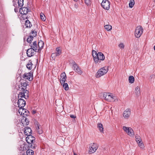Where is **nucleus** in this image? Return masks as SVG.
Masks as SVG:
<instances>
[{
    "label": "nucleus",
    "instance_id": "f257e3e1",
    "mask_svg": "<svg viewBox=\"0 0 155 155\" xmlns=\"http://www.w3.org/2000/svg\"><path fill=\"white\" fill-rule=\"evenodd\" d=\"M92 53L95 64H99L101 62V61L104 60L105 56L102 52H99L97 53L95 51L93 50Z\"/></svg>",
    "mask_w": 155,
    "mask_h": 155
},
{
    "label": "nucleus",
    "instance_id": "f03ea898",
    "mask_svg": "<svg viewBox=\"0 0 155 155\" xmlns=\"http://www.w3.org/2000/svg\"><path fill=\"white\" fill-rule=\"evenodd\" d=\"M103 97L108 101L113 102L117 100V97L110 93H104L103 94Z\"/></svg>",
    "mask_w": 155,
    "mask_h": 155
},
{
    "label": "nucleus",
    "instance_id": "7ed1b4c3",
    "mask_svg": "<svg viewBox=\"0 0 155 155\" xmlns=\"http://www.w3.org/2000/svg\"><path fill=\"white\" fill-rule=\"evenodd\" d=\"M108 68L105 66L100 68L96 73V77L97 78H99L101 76L106 74L108 71Z\"/></svg>",
    "mask_w": 155,
    "mask_h": 155
},
{
    "label": "nucleus",
    "instance_id": "20e7f679",
    "mask_svg": "<svg viewBox=\"0 0 155 155\" xmlns=\"http://www.w3.org/2000/svg\"><path fill=\"white\" fill-rule=\"evenodd\" d=\"M143 29L141 26H138L136 28L135 31V36L136 38H139L142 35Z\"/></svg>",
    "mask_w": 155,
    "mask_h": 155
},
{
    "label": "nucleus",
    "instance_id": "39448f33",
    "mask_svg": "<svg viewBox=\"0 0 155 155\" xmlns=\"http://www.w3.org/2000/svg\"><path fill=\"white\" fill-rule=\"evenodd\" d=\"M98 147V145L96 143H91L89 147V151L90 153H94Z\"/></svg>",
    "mask_w": 155,
    "mask_h": 155
},
{
    "label": "nucleus",
    "instance_id": "423d86ee",
    "mask_svg": "<svg viewBox=\"0 0 155 155\" xmlns=\"http://www.w3.org/2000/svg\"><path fill=\"white\" fill-rule=\"evenodd\" d=\"M123 129L127 134L130 136L135 135L133 130L130 127H127L124 126L123 127Z\"/></svg>",
    "mask_w": 155,
    "mask_h": 155
},
{
    "label": "nucleus",
    "instance_id": "0eeeda50",
    "mask_svg": "<svg viewBox=\"0 0 155 155\" xmlns=\"http://www.w3.org/2000/svg\"><path fill=\"white\" fill-rule=\"evenodd\" d=\"M37 35V32L35 30H32L31 32L30 33L29 36L27 38V41L31 43V41L33 40V38L35 37Z\"/></svg>",
    "mask_w": 155,
    "mask_h": 155
},
{
    "label": "nucleus",
    "instance_id": "6e6552de",
    "mask_svg": "<svg viewBox=\"0 0 155 155\" xmlns=\"http://www.w3.org/2000/svg\"><path fill=\"white\" fill-rule=\"evenodd\" d=\"M102 7L106 10H108L110 8V3L108 0H103L101 3Z\"/></svg>",
    "mask_w": 155,
    "mask_h": 155
},
{
    "label": "nucleus",
    "instance_id": "1a4fd4ad",
    "mask_svg": "<svg viewBox=\"0 0 155 155\" xmlns=\"http://www.w3.org/2000/svg\"><path fill=\"white\" fill-rule=\"evenodd\" d=\"M73 68L74 71L79 74L81 75L83 73L80 68L74 61Z\"/></svg>",
    "mask_w": 155,
    "mask_h": 155
},
{
    "label": "nucleus",
    "instance_id": "9d476101",
    "mask_svg": "<svg viewBox=\"0 0 155 155\" xmlns=\"http://www.w3.org/2000/svg\"><path fill=\"white\" fill-rule=\"evenodd\" d=\"M22 108H19L18 110V112L23 117L24 116H27L29 114V111L26 109Z\"/></svg>",
    "mask_w": 155,
    "mask_h": 155
},
{
    "label": "nucleus",
    "instance_id": "9b49d317",
    "mask_svg": "<svg viewBox=\"0 0 155 155\" xmlns=\"http://www.w3.org/2000/svg\"><path fill=\"white\" fill-rule=\"evenodd\" d=\"M26 142L28 144H31V146H32V144H33L34 143L35 141V137L31 135H28V136L26 138Z\"/></svg>",
    "mask_w": 155,
    "mask_h": 155
},
{
    "label": "nucleus",
    "instance_id": "f8f14e48",
    "mask_svg": "<svg viewBox=\"0 0 155 155\" xmlns=\"http://www.w3.org/2000/svg\"><path fill=\"white\" fill-rule=\"evenodd\" d=\"M23 78L29 81H31L33 79V74L31 72L25 73L23 75Z\"/></svg>",
    "mask_w": 155,
    "mask_h": 155
},
{
    "label": "nucleus",
    "instance_id": "ddd939ff",
    "mask_svg": "<svg viewBox=\"0 0 155 155\" xmlns=\"http://www.w3.org/2000/svg\"><path fill=\"white\" fill-rule=\"evenodd\" d=\"M17 104L18 106V107L20 108L23 107L26 104L25 101L22 99L19 98V99Z\"/></svg>",
    "mask_w": 155,
    "mask_h": 155
},
{
    "label": "nucleus",
    "instance_id": "4468645a",
    "mask_svg": "<svg viewBox=\"0 0 155 155\" xmlns=\"http://www.w3.org/2000/svg\"><path fill=\"white\" fill-rule=\"evenodd\" d=\"M60 77V81L61 84H62L63 83L65 82L66 80L67 76L65 72H63L61 74Z\"/></svg>",
    "mask_w": 155,
    "mask_h": 155
},
{
    "label": "nucleus",
    "instance_id": "2eb2a0df",
    "mask_svg": "<svg viewBox=\"0 0 155 155\" xmlns=\"http://www.w3.org/2000/svg\"><path fill=\"white\" fill-rule=\"evenodd\" d=\"M35 51H36L35 50L33 49V48H30L28 49L27 51V55L28 57H31L33 56L35 54Z\"/></svg>",
    "mask_w": 155,
    "mask_h": 155
},
{
    "label": "nucleus",
    "instance_id": "dca6fc26",
    "mask_svg": "<svg viewBox=\"0 0 155 155\" xmlns=\"http://www.w3.org/2000/svg\"><path fill=\"white\" fill-rule=\"evenodd\" d=\"M130 114V110L129 109H127L124 111L123 115L125 118L128 119L129 117Z\"/></svg>",
    "mask_w": 155,
    "mask_h": 155
},
{
    "label": "nucleus",
    "instance_id": "f3484780",
    "mask_svg": "<svg viewBox=\"0 0 155 155\" xmlns=\"http://www.w3.org/2000/svg\"><path fill=\"white\" fill-rule=\"evenodd\" d=\"M24 133L26 135H30L32 133V130L30 128L27 127H25V130H24Z\"/></svg>",
    "mask_w": 155,
    "mask_h": 155
},
{
    "label": "nucleus",
    "instance_id": "a211bd4d",
    "mask_svg": "<svg viewBox=\"0 0 155 155\" xmlns=\"http://www.w3.org/2000/svg\"><path fill=\"white\" fill-rule=\"evenodd\" d=\"M28 9L27 7H23L19 9V12L21 14H26L28 12Z\"/></svg>",
    "mask_w": 155,
    "mask_h": 155
},
{
    "label": "nucleus",
    "instance_id": "6ab92c4d",
    "mask_svg": "<svg viewBox=\"0 0 155 155\" xmlns=\"http://www.w3.org/2000/svg\"><path fill=\"white\" fill-rule=\"evenodd\" d=\"M26 117L24 116L23 117L21 120V122L23 124L28 125L29 124V121L28 119Z\"/></svg>",
    "mask_w": 155,
    "mask_h": 155
},
{
    "label": "nucleus",
    "instance_id": "aec40b11",
    "mask_svg": "<svg viewBox=\"0 0 155 155\" xmlns=\"http://www.w3.org/2000/svg\"><path fill=\"white\" fill-rule=\"evenodd\" d=\"M30 46L31 48H33L36 51H37V50H38V46L36 41H34L33 44H31Z\"/></svg>",
    "mask_w": 155,
    "mask_h": 155
},
{
    "label": "nucleus",
    "instance_id": "412c9836",
    "mask_svg": "<svg viewBox=\"0 0 155 155\" xmlns=\"http://www.w3.org/2000/svg\"><path fill=\"white\" fill-rule=\"evenodd\" d=\"M55 52L57 55L59 56L62 53V49L61 47H58L56 48Z\"/></svg>",
    "mask_w": 155,
    "mask_h": 155
},
{
    "label": "nucleus",
    "instance_id": "4be33fe9",
    "mask_svg": "<svg viewBox=\"0 0 155 155\" xmlns=\"http://www.w3.org/2000/svg\"><path fill=\"white\" fill-rule=\"evenodd\" d=\"M135 93L137 96H139L140 95V87L137 86L135 90Z\"/></svg>",
    "mask_w": 155,
    "mask_h": 155
},
{
    "label": "nucleus",
    "instance_id": "5701e85b",
    "mask_svg": "<svg viewBox=\"0 0 155 155\" xmlns=\"http://www.w3.org/2000/svg\"><path fill=\"white\" fill-rule=\"evenodd\" d=\"M97 128L99 129L100 131L102 133L104 132V128L102 124L100 123H98L97 124Z\"/></svg>",
    "mask_w": 155,
    "mask_h": 155
},
{
    "label": "nucleus",
    "instance_id": "b1692460",
    "mask_svg": "<svg viewBox=\"0 0 155 155\" xmlns=\"http://www.w3.org/2000/svg\"><path fill=\"white\" fill-rule=\"evenodd\" d=\"M25 95L24 94V93L22 91H21V92H20L19 94H18V98L20 97L21 98L24 97L25 99H27L28 97V95L27 96V97H25Z\"/></svg>",
    "mask_w": 155,
    "mask_h": 155
},
{
    "label": "nucleus",
    "instance_id": "393cba45",
    "mask_svg": "<svg viewBox=\"0 0 155 155\" xmlns=\"http://www.w3.org/2000/svg\"><path fill=\"white\" fill-rule=\"evenodd\" d=\"M25 25L26 28H31L32 26L31 22L28 20H27L25 21Z\"/></svg>",
    "mask_w": 155,
    "mask_h": 155
},
{
    "label": "nucleus",
    "instance_id": "a878e982",
    "mask_svg": "<svg viewBox=\"0 0 155 155\" xmlns=\"http://www.w3.org/2000/svg\"><path fill=\"white\" fill-rule=\"evenodd\" d=\"M44 45V43L42 41H39L38 42V51L40 49H41L43 48V46Z\"/></svg>",
    "mask_w": 155,
    "mask_h": 155
},
{
    "label": "nucleus",
    "instance_id": "bb28decb",
    "mask_svg": "<svg viewBox=\"0 0 155 155\" xmlns=\"http://www.w3.org/2000/svg\"><path fill=\"white\" fill-rule=\"evenodd\" d=\"M134 78L133 76H130L129 77V82L130 83H133L134 81Z\"/></svg>",
    "mask_w": 155,
    "mask_h": 155
},
{
    "label": "nucleus",
    "instance_id": "cd10ccee",
    "mask_svg": "<svg viewBox=\"0 0 155 155\" xmlns=\"http://www.w3.org/2000/svg\"><path fill=\"white\" fill-rule=\"evenodd\" d=\"M32 64L31 61H29V63H28L26 65L27 68L30 70L32 69Z\"/></svg>",
    "mask_w": 155,
    "mask_h": 155
},
{
    "label": "nucleus",
    "instance_id": "c85d7f7f",
    "mask_svg": "<svg viewBox=\"0 0 155 155\" xmlns=\"http://www.w3.org/2000/svg\"><path fill=\"white\" fill-rule=\"evenodd\" d=\"M34 153V152L32 150L29 149L26 151L27 155H33Z\"/></svg>",
    "mask_w": 155,
    "mask_h": 155
},
{
    "label": "nucleus",
    "instance_id": "c756f323",
    "mask_svg": "<svg viewBox=\"0 0 155 155\" xmlns=\"http://www.w3.org/2000/svg\"><path fill=\"white\" fill-rule=\"evenodd\" d=\"M104 28L107 31H110L112 29V27L110 25H106L104 26Z\"/></svg>",
    "mask_w": 155,
    "mask_h": 155
},
{
    "label": "nucleus",
    "instance_id": "7c9ffc66",
    "mask_svg": "<svg viewBox=\"0 0 155 155\" xmlns=\"http://www.w3.org/2000/svg\"><path fill=\"white\" fill-rule=\"evenodd\" d=\"M135 4L134 0H130L129 3V6L130 8H132L134 6Z\"/></svg>",
    "mask_w": 155,
    "mask_h": 155
},
{
    "label": "nucleus",
    "instance_id": "2f4dec72",
    "mask_svg": "<svg viewBox=\"0 0 155 155\" xmlns=\"http://www.w3.org/2000/svg\"><path fill=\"white\" fill-rule=\"evenodd\" d=\"M40 17L41 19L43 21L46 20V18L45 15L42 13H41L40 14Z\"/></svg>",
    "mask_w": 155,
    "mask_h": 155
},
{
    "label": "nucleus",
    "instance_id": "473e14b6",
    "mask_svg": "<svg viewBox=\"0 0 155 155\" xmlns=\"http://www.w3.org/2000/svg\"><path fill=\"white\" fill-rule=\"evenodd\" d=\"M62 84H63L64 88L65 90L67 91L69 89V88L68 84L67 83L64 82Z\"/></svg>",
    "mask_w": 155,
    "mask_h": 155
},
{
    "label": "nucleus",
    "instance_id": "72a5a7b5",
    "mask_svg": "<svg viewBox=\"0 0 155 155\" xmlns=\"http://www.w3.org/2000/svg\"><path fill=\"white\" fill-rule=\"evenodd\" d=\"M18 5L19 7H21L23 5V0H18Z\"/></svg>",
    "mask_w": 155,
    "mask_h": 155
},
{
    "label": "nucleus",
    "instance_id": "f704fd0d",
    "mask_svg": "<svg viewBox=\"0 0 155 155\" xmlns=\"http://www.w3.org/2000/svg\"><path fill=\"white\" fill-rule=\"evenodd\" d=\"M141 149H143L144 147V146L142 142V141H140L139 142L137 143Z\"/></svg>",
    "mask_w": 155,
    "mask_h": 155
},
{
    "label": "nucleus",
    "instance_id": "c9c22d12",
    "mask_svg": "<svg viewBox=\"0 0 155 155\" xmlns=\"http://www.w3.org/2000/svg\"><path fill=\"white\" fill-rule=\"evenodd\" d=\"M135 138L136 141L137 142V143L139 142L140 141H142V140L140 137L138 136L137 135L135 136Z\"/></svg>",
    "mask_w": 155,
    "mask_h": 155
},
{
    "label": "nucleus",
    "instance_id": "e433bc0d",
    "mask_svg": "<svg viewBox=\"0 0 155 155\" xmlns=\"http://www.w3.org/2000/svg\"><path fill=\"white\" fill-rule=\"evenodd\" d=\"M21 91H22L23 92H24L25 94V93L28 94L29 93V91L28 90H26V88H24L23 87H22V88H21Z\"/></svg>",
    "mask_w": 155,
    "mask_h": 155
},
{
    "label": "nucleus",
    "instance_id": "4c0bfd02",
    "mask_svg": "<svg viewBox=\"0 0 155 155\" xmlns=\"http://www.w3.org/2000/svg\"><path fill=\"white\" fill-rule=\"evenodd\" d=\"M119 47L121 49H124V44L122 43H121L118 45Z\"/></svg>",
    "mask_w": 155,
    "mask_h": 155
},
{
    "label": "nucleus",
    "instance_id": "58836bf2",
    "mask_svg": "<svg viewBox=\"0 0 155 155\" xmlns=\"http://www.w3.org/2000/svg\"><path fill=\"white\" fill-rule=\"evenodd\" d=\"M85 3L87 5H89L91 4L90 0H84Z\"/></svg>",
    "mask_w": 155,
    "mask_h": 155
},
{
    "label": "nucleus",
    "instance_id": "ea45409f",
    "mask_svg": "<svg viewBox=\"0 0 155 155\" xmlns=\"http://www.w3.org/2000/svg\"><path fill=\"white\" fill-rule=\"evenodd\" d=\"M21 85L23 87H24V88H26V87L28 85L27 84L26 82L23 83L22 84L21 83Z\"/></svg>",
    "mask_w": 155,
    "mask_h": 155
},
{
    "label": "nucleus",
    "instance_id": "a19ab883",
    "mask_svg": "<svg viewBox=\"0 0 155 155\" xmlns=\"http://www.w3.org/2000/svg\"><path fill=\"white\" fill-rule=\"evenodd\" d=\"M51 56L52 58H55L56 57L58 56V55H57V54H56L55 52L51 54Z\"/></svg>",
    "mask_w": 155,
    "mask_h": 155
},
{
    "label": "nucleus",
    "instance_id": "79ce46f5",
    "mask_svg": "<svg viewBox=\"0 0 155 155\" xmlns=\"http://www.w3.org/2000/svg\"><path fill=\"white\" fill-rule=\"evenodd\" d=\"M38 133L39 134H41L42 133L43 131L41 129H40V130H37Z\"/></svg>",
    "mask_w": 155,
    "mask_h": 155
},
{
    "label": "nucleus",
    "instance_id": "37998d69",
    "mask_svg": "<svg viewBox=\"0 0 155 155\" xmlns=\"http://www.w3.org/2000/svg\"><path fill=\"white\" fill-rule=\"evenodd\" d=\"M70 116L71 118H73L74 119L76 117L75 116V115L73 114L71 115Z\"/></svg>",
    "mask_w": 155,
    "mask_h": 155
},
{
    "label": "nucleus",
    "instance_id": "c03bdc74",
    "mask_svg": "<svg viewBox=\"0 0 155 155\" xmlns=\"http://www.w3.org/2000/svg\"><path fill=\"white\" fill-rule=\"evenodd\" d=\"M37 127H36V129L37 130H40V127L38 124H37Z\"/></svg>",
    "mask_w": 155,
    "mask_h": 155
},
{
    "label": "nucleus",
    "instance_id": "a18cd8bd",
    "mask_svg": "<svg viewBox=\"0 0 155 155\" xmlns=\"http://www.w3.org/2000/svg\"><path fill=\"white\" fill-rule=\"evenodd\" d=\"M155 77V76L154 74L151 75L150 76V77L151 79L154 78Z\"/></svg>",
    "mask_w": 155,
    "mask_h": 155
},
{
    "label": "nucleus",
    "instance_id": "49530a36",
    "mask_svg": "<svg viewBox=\"0 0 155 155\" xmlns=\"http://www.w3.org/2000/svg\"><path fill=\"white\" fill-rule=\"evenodd\" d=\"M14 11L15 12H17L18 11V9L17 8H15L14 9Z\"/></svg>",
    "mask_w": 155,
    "mask_h": 155
},
{
    "label": "nucleus",
    "instance_id": "de8ad7c7",
    "mask_svg": "<svg viewBox=\"0 0 155 155\" xmlns=\"http://www.w3.org/2000/svg\"><path fill=\"white\" fill-rule=\"evenodd\" d=\"M20 155H26V154L25 153H24L23 152H21L20 153Z\"/></svg>",
    "mask_w": 155,
    "mask_h": 155
},
{
    "label": "nucleus",
    "instance_id": "09e8293b",
    "mask_svg": "<svg viewBox=\"0 0 155 155\" xmlns=\"http://www.w3.org/2000/svg\"><path fill=\"white\" fill-rule=\"evenodd\" d=\"M153 49L154 50V51H155V45L153 47Z\"/></svg>",
    "mask_w": 155,
    "mask_h": 155
},
{
    "label": "nucleus",
    "instance_id": "8fccbe9b",
    "mask_svg": "<svg viewBox=\"0 0 155 155\" xmlns=\"http://www.w3.org/2000/svg\"><path fill=\"white\" fill-rule=\"evenodd\" d=\"M35 112H35V111H34V112H33V114H35Z\"/></svg>",
    "mask_w": 155,
    "mask_h": 155
},
{
    "label": "nucleus",
    "instance_id": "3c124183",
    "mask_svg": "<svg viewBox=\"0 0 155 155\" xmlns=\"http://www.w3.org/2000/svg\"><path fill=\"white\" fill-rule=\"evenodd\" d=\"M74 155H77L76 154L74 153Z\"/></svg>",
    "mask_w": 155,
    "mask_h": 155
},
{
    "label": "nucleus",
    "instance_id": "603ef678",
    "mask_svg": "<svg viewBox=\"0 0 155 155\" xmlns=\"http://www.w3.org/2000/svg\"><path fill=\"white\" fill-rule=\"evenodd\" d=\"M77 1V0H76V1Z\"/></svg>",
    "mask_w": 155,
    "mask_h": 155
}]
</instances>
